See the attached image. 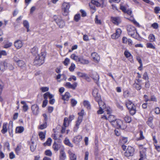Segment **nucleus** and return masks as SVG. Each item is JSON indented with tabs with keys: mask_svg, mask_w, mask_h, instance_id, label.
<instances>
[{
	"mask_svg": "<svg viewBox=\"0 0 160 160\" xmlns=\"http://www.w3.org/2000/svg\"><path fill=\"white\" fill-rule=\"evenodd\" d=\"M127 30L129 35L136 39L137 38L138 33L135 27L131 25H128L127 26Z\"/></svg>",
	"mask_w": 160,
	"mask_h": 160,
	"instance_id": "nucleus-1",
	"label": "nucleus"
},
{
	"mask_svg": "<svg viewBox=\"0 0 160 160\" xmlns=\"http://www.w3.org/2000/svg\"><path fill=\"white\" fill-rule=\"evenodd\" d=\"M45 58V53L42 52L40 54H38L35 57L34 61L35 64L39 65H41L44 63Z\"/></svg>",
	"mask_w": 160,
	"mask_h": 160,
	"instance_id": "nucleus-2",
	"label": "nucleus"
},
{
	"mask_svg": "<svg viewBox=\"0 0 160 160\" xmlns=\"http://www.w3.org/2000/svg\"><path fill=\"white\" fill-rule=\"evenodd\" d=\"M112 125L117 128H120L122 129H124L126 128V126L124 124L123 122L120 119H116L112 122Z\"/></svg>",
	"mask_w": 160,
	"mask_h": 160,
	"instance_id": "nucleus-3",
	"label": "nucleus"
},
{
	"mask_svg": "<svg viewBox=\"0 0 160 160\" xmlns=\"http://www.w3.org/2000/svg\"><path fill=\"white\" fill-rule=\"evenodd\" d=\"M53 19L60 28H62L65 26L64 21L62 19L60 16L54 15L53 17Z\"/></svg>",
	"mask_w": 160,
	"mask_h": 160,
	"instance_id": "nucleus-4",
	"label": "nucleus"
},
{
	"mask_svg": "<svg viewBox=\"0 0 160 160\" xmlns=\"http://www.w3.org/2000/svg\"><path fill=\"white\" fill-rule=\"evenodd\" d=\"M53 96L49 92H47L43 95V97L45 99L42 103V107L43 108L45 107L47 105L48 102V97L49 99H51L53 98Z\"/></svg>",
	"mask_w": 160,
	"mask_h": 160,
	"instance_id": "nucleus-5",
	"label": "nucleus"
},
{
	"mask_svg": "<svg viewBox=\"0 0 160 160\" xmlns=\"http://www.w3.org/2000/svg\"><path fill=\"white\" fill-rule=\"evenodd\" d=\"M134 150L131 146H128L126 152H124V156L126 157L132 156L134 154Z\"/></svg>",
	"mask_w": 160,
	"mask_h": 160,
	"instance_id": "nucleus-6",
	"label": "nucleus"
},
{
	"mask_svg": "<svg viewBox=\"0 0 160 160\" xmlns=\"http://www.w3.org/2000/svg\"><path fill=\"white\" fill-rule=\"evenodd\" d=\"M70 8V5L69 3L64 2L63 3L62 5V9L64 12L65 15H67L69 12V9Z\"/></svg>",
	"mask_w": 160,
	"mask_h": 160,
	"instance_id": "nucleus-7",
	"label": "nucleus"
},
{
	"mask_svg": "<svg viewBox=\"0 0 160 160\" xmlns=\"http://www.w3.org/2000/svg\"><path fill=\"white\" fill-rule=\"evenodd\" d=\"M92 95L94 97L96 101H98L101 99L100 95L98 94V89L95 88L92 92Z\"/></svg>",
	"mask_w": 160,
	"mask_h": 160,
	"instance_id": "nucleus-8",
	"label": "nucleus"
},
{
	"mask_svg": "<svg viewBox=\"0 0 160 160\" xmlns=\"http://www.w3.org/2000/svg\"><path fill=\"white\" fill-rule=\"evenodd\" d=\"M66 158V156L64 152V148L63 147H62L60 151L59 160H65Z\"/></svg>",
	"mask_w": 160,
	"mask_h": 160,
	"instance_id": "nucleus-9",
	"label": "nucleus"
},
{
	"mask_svg": "<svg viewBox=\"0 0 160 160\" xmlns=\"http://www.w3.org/2000/svg\"><path fill=\"white\" fill-rule=\"evenodd\" d=\"M31 109L33 114L35 115H38L39 112V108L37 104H33L32 106Z\"/></svg>",
	"mask_w": 160,
	"mask_h": 160,
	"instance_id": "nucleus-10",
	"label": "nucleus"
},
{
	"mask_svg": "<svg viewBox=\"0 0 160 160\" xmlns=\"http://www.w3.org/2000/svg\"><path fill=\"white\" fill-rule=\"evenodd\" d=\"M17 64L21 69H25L26 68V64L22 60H15Z\"/></svg>",
	"mask_w": 160,
	"mask_h": 160,
	"instance_id": "nucleus-11",
	"label": "nucleus"
},
{
	"mask_svg": "<svg viewBox=\"0 0 160 160\" xmlns=\"http://www.w3.org/2000/svg\"><path fill=\"white\" fill-rule=\"evenodd\" d=\"M146 149L145 148H142L140 151V158L139 160H143L146 158Z\"/></svg>",
	"mask_w": 160,
	"mask_h": 160,
	"instance_id": "nucleus-12",
	"label": "nucleus"
},
{
	"mask_svg": "<svg viewBox=\"0 0 160 160\" xmlns=\"http://www.w3.org/2000/svg\"><path fill=\"white\" fill-rule=\"evenodd\" d=\"M14 45L17 49H19L22 47L23 42L21 40H18L14 42Z\"/></svg>",
	"mask_w": 160,
	"mask_h": 160,
	"instance_id": "nucleus-13",
	"label": "nucleus"
},
{
	"mask_svg": "<svg viewBox=\"0 0 160 160\" xmlns=\"http://www.w3.org/2000/svg\"><path fill=\"white\" fill-rule=\"evenodd\" d=\"M91 77L94 81V82L98 84L99 80V76L96 72H93L91 75Z\"/></svg>",
	"mask_w": 160,
	"mask_h": 160,
	"instance_id": "nucleus-14",
	"label": "nucleus"
},
{
	"mask_svg": "<svg viewBox=\"0 0 160 160\" xmlns=\"http://www.w3.org/2000/svg\"><path fill=\"white\" fill-rule=\"evenodd\" d=\"M82 117H78L77 121H76L75 127L74 128V132H76L77 130L79 128L81 123L82 122Z\"/></svg>",
	"mask_w": 160,
	"mask_h": 160,
	"instance_id": "nucleus-15",
	"label": "nucleus"
},
{
	"mask_svg": "<svg viewBox=\"0 0 160 160\" xmlns=\"http://www.w3.org/2000/svg\"><path fill=\"white\" fill-rule=\"evenodd\" d=\"M104 117L106 119L108 120L110 122H111V124H112V122H114L116 119L115 116L112 115H109L108 118L105 116H104L103 117H102V118H103Z\"/></svg>",
	"mask_w": 160,
	"mask_h": 160,
	"instance_id": "nucleus-16",
	"label": "nucleus"
},
{
	"mask_svg": "<svg viewBox=\"0 0 160 160\" xmlns=\"http://www.w3.org/2000/svg\"><path fill=\"white\" fill-rule=\"evenodd\" d=\"M77 83L75 82L73 84H72L69 82H67L65 86L69 88H72L73 89H75L77 87Z\"/></svg>",
	"mask_w": 160,
	"mask_h": 160,
	"instance_id": "nucleus-17",
	"label": "nucleus"
},
{
	"mask_svg": "<svg viewBox=\"0 0 160 160\" xmlns=\"http://www.w3.org/2000/svg\"><path fill=\"white\" fill-rule=\"evenodd\" d=\"M112 22L115 24L118 25L120 22V18L118 17H111Z\"/></svg>",
	"mask_w": 160,
	"mask_h": 160,
	"instance_id": "nucleus-18",
	"label": "nucleus"
},
{
	"mask_svg": "<svg viewBox=\"0 0 160 160\" xmlns=\"http://www.w3.org/2000/svg\"><path fill=\"white\" fill-rule=\"evenodd\" d=\"M126 107L128 109L135 108L136 106L130 101H128L126 104Z\"/></svg>",
	"mask_w": 160,
	"mask_h": 160,
	"instance_id": "nucleus-19",
	"label": "nucleus"
},
{
	"mask_svg": "<svg viewBox=\"0 0 160 160\" xmlns=\"http://www.w3.org/2000/svg\"><path fill=\"white\" fill-rule=\"evenodd\" d=\"M79 59V62L82 64H87L89 63V61L88 60L85 59L82 56L80 57Z\"/></svg>",
	"mask_w": 160,
	"mask_h": 160,
	"instance_id": "nucleus-20",
	"label": "nucleus"
},
{
	"mask_svg": "<svg viewBox=\"0 0 160 160\" xmlns=\"http://www.w3.org/2000/svg\"><path fill=\"white\" fill-rule=\"evenodd\" d=\"M91 56L95 61L98 62L100 58L96 52H94L92 53L91 54Z\"/></svg>",
	"mask_w": 160,
	"mask_h": 160,
	"instance_id": "nucleus-21",
	"label": "nucleus"
},
{
	"mask_svg": "<svg viewBox=\"0 0 160 160\" xmlns=\"http://www.w3.org/2000/svg\"><path fill=\"white\" fill-rule=\"evenodd\" d=\"M70 160H77V157L75 153H72L71 151H68Z\"/></svg>",
	"mask_w": 160,
	"mask_h": 160,
	"instance_id": "nucleus-22",
	"label": "nucleus"
},
{
	"mask_svg": "<svg viewBox=\"0 0 160 160\" xmlns=\"http://www.w3.org/2000/svg\"><path fill=\"white\" fill-rule=\"evenodd\" d=\"M133 87L138 90H140L142 88L141 86L138 83H137L136 80H135L134 83L133 85Z\"/></svg>",
	"mask_w": 160,
	"mask_h": 160,
	"instance_id": "nucleus-23",
	"label": "nucleus"
},
{
	"mask_svg": "<svg viewBox=\"0 0 160 160\" xmlns=\"http://www.w3.org/2000/svg\"><path fill=\"white\" fill-rule=\"evenodd\" d=\"M70 97V95L69 93L67 92L65 93L64 95L62 96V98L64 100L68 101Z\"/></svg>",
	"mask_w": 160,
	"mask_h": 160,
	"instance_id": "nucleus-24",
	"label": "nucleus"
},
{
	"mask_svg": "<svg viewBox=\"0 0 160 160\" xmlns=\"http://www.w3.org/2000/svg\"><path fill=\"white\" fill-rule=\"evenodd\" d=\"M62 146L60 144H57L56 142H54L53 145L52 147L55 151H57L59 149V148H62Z\"/></svg>",
	"mask_w": 160,
	"mask_h": 160,
	"instance_id": "nucleus-25",
	"label": "nucleus"
},
{
	"mask_svg": "<svg viewBox=\"0 0 160 160\" xmlns=\"http://www.w3.org/2000/svg\"><path fill=\"white\" fill-rule=\"evenodd\" d=\"M23 25L24 27H25L26 28H27V32H29V24L27 20H24L23 22Z\"/></svg>",
	"mask_w": 160,
	"mask_h": 160,
	"instance_id": "nucleus-26",
	"label": "nucleus"
},
{
	"mask_svg": "<svg viewBox=\"0 0 160 160\" xmlns=\"http://www.w3.org/2000/svg\"><path fill=\"white\" fill-rule=\"evenodd\" d=\"M24 130L23 127L20 126L17 127L16 129V132L18 133H21Z\"/></svg>",
	"mask_w": 160,
	"mask_h": 160,
	"instance_id": "nucleus-27",
	"label": "nucleus"
},
{
	"mask_svg": "<svg viewBox=\"0 0 160 160\" xmlns=\"http://www.w3.org/2000/svg\"><path fill=\"white\" fill-rule=\"evenodd\" d=\"M96 101L98 102L99 107H102V108H106V105L105 104L104 102L101 100V98L100 100H99L98 101Z\"/></svg>",
	"mask_w": 160,
	"mask_h": 160,
	"instance_id": "nucleus-28",
	"label": "nucleus"
},
{
	"mask_svg": "<svg viewBox=\"0 0 160 160\" xmlns=\"http://www.w3.org/2000/svg\"><path fill=\"white\" fill-rule=\"evenodd\" d=\"M38 48L36 47H34L31 49V52L33 55H36L38 53Z\"/></svg>",
	"mask_w": 160,
	"mask_h": 160,
	"instance_id": "nucleus-29",
	"label": "nucleus"
},
{
	"mask_svg": "<svg viewBox=\"0 0 160 160\" xmlns=\"http://www.w3.org/2000/svg\"><path fill=\"white\" fill-rule=\"evenodd\" d=\"M64 143L66 145L71 147H72L73 146L72 144L71 143L69 139L67 138H65L64 141Z\"/></svg>",
	"mask_w": 160,
	"mask_h": 160,
	"instance_id": "nucleus-30",
	"label": "nucleus"
},
{
	"mask_svg": "<svg viewBox=\"0 0 160 160\" xmlns=\"http://www.w3.org/2000/svg\"><path fill=\"white\" fill-rule=\"evenodd\" d=\"M83 104L85 107L88 109H90L91 108V105L89 102L86 100L84 101Z\"/></svg>",
	"mask_w": 160,
	"mask_h": 160,
	"instance_id": "nucleus-31",
	"label": "nucleus"
},
{
	"mask_svg": "<svg viewBox=\"0 0 160 160\" xmlns=\"http://www.w3.org/2000/svg\"><path fill=\"white\" fill-rule=\"evenodd\" d=\"M7 124L6 123H4L3 125L2 129L1 130L3 134H5L7 131Z\"/></svg>",
	"mask_w": 160,
	"mask_h": 160,
	"instance_id": "nucleus-32",
	"label": "nucleus"
},
{
	"mask_svg": "<svg viewBox=\"0 0 160 160\" xmlns=\"http://www.w3.org/2000/svg\"><path fill=\"white\" fill-rule=\"evenodd\" d=\"M43 123L41 124L39 126V129L41 130L46 128L47 127V122H43Z\"/></svg>",
	"mask_w": 160,
	"mask_h": 160,
	"instance_id": "nucleus-33",
	"label": "nucleus"
},
{
	"mask_svg": "<svg viewBox=\"0 0 160 160\" xmlns=\"http://www.w3.org/2000/svg\"><path fill=\"white\" fill-rule=\"evenodd\" d=\"M129 110L130 113L132 115H133L136 112V107Z\"/></svg>",
	"mask_w": 160,
	"mask_h": 160,
	"instance_id": "nucleus-34",
	"label": "nucleus"
},
{
	"mask_svg": "<svg viewBox=\"0 0 160 160\" xmlns=\"http://www.w3.org/2000/svg\"><path fill=\"white\" fill-rule=\"evenodd\" d=\"M148 38L151 42H153L155 40V36L153 34H150Z\"/></svg>",
	"mask_w": 160,
	"mask_h": 160,
	"instance_id": "nucleus-35",
	"label": "nucleus"
},
{
	"mask_svg": "<svg viewBox=\"0 0 160 160\" xmlns=\"http://www.w3.org/2000/svg\"><path fill=\"white\" fill-rule=\"evenodd\" d=\"M52 142V139L50 138H49L46 142L44 143V145L45 146L48 145L49 146L51 144V142Z\"/></svg>",
	"mask_w": 160,
	"mask_h": 160,
	"instance_id": "nucleus-36",
	"label": "nucleus"
},
{
	"mask_svg": "<svg viewBox=\"0 0 160 160\" xmlns=\"http://www.w3.org/2000/svg\"><path fill=\"white\" fill-rule=\"evenodd\" d=\"M91 2L92 4H93L94 5H95L97 7H99L101 5V3L98 2V1H95L94 0H92L91 1Z\"/></svg>",
	"mask_w": 160,
	"mask_h": 160,
	"instance_id": "nucleus-37",
	"label": "nucleus"
},
{
	"mask_svg": "<svg viewBox=\"0 0 160 160\" xmlns=\"http://www.w3.org/2000/svg\"><path fill=\"white\" fill-rule=\"evenodd\" d=\"M81 18L80 15L79 14H77L74 17V20L76 22H78Z\"/></svg>",
	"mask_w": 160,
	"mask_h": 160,
	"instance_id": "nucleus-38",
	"label": "nucleus"
},
{
	"mask_svg": "<svg viewBox=\"0 0 160 160\" xmlns=\"http://www.w3.org/2000/svg\"><path fill=\"white\" fill-rule=\"evenodd\" d=\"M45 154L46 155L49 157H51L52 155V153L50 150H46L45 152Z\"/></svg>",
	"mask_w": 160,
	"mask_h": 160,
	"instance_id": "nucleus-39",
	"label": "nucleus"
},
{
	"mask_svg": "<svg viewBox=\"0 0 160 160\" xmlns=\"http://www.w3.org/2000/svg\"><path fill=\"white\" fill-rule=\"evenodd\" d=\"M142 78L145 80H148V77L147 72H145L143 74Z\"/></svg>",
	"mask_w": 160,
	"mask_h": 160,
	"instance_id": "nucleus-40",
	"label": "nucleus"
},
{
	"mask_svg": "<svg viewBox=\"0 0 160 160\" xmlns=\"http://www.w3.org/2000/svg\"><path fill=\"white\" fill-rule=\"evenodd\" d=\"M147 47L148 48L155 49V47L151 43H148L147 44Z\"/></svg>",
	"mask_w": 160,
	"mask_h": 160,
	"instance_id": "nucleus-41",
	"label": "nucleus"
},
{
	"mask_svg": "<svg viewBox=\"0 0 160 160\" xmlns=\"http://www.w3.org/2000/svg\"><path fill=\"white\" fill-rule=\"evenodd\" d=\"M21 149V146H17L16 148L15 149V151L17 155H18L20 153V151Z\"/></svg>",
	"mask_w": 160,
	"mask_h": 160,
	"instance_id": "nucleus-42",
	"label": "nucleus"
},
{
	"mask_svg": "<svg viewBox=\"0 0 160 160\" xmlns=\"http://www.w3.org/2000/svg\"><path fill=\"white\" fill-rule=\"evenodd\" d=\"M124 119L125 122L128 123H129L131 121V118L128 115H126L124 118Z\"/></svg>",
	"mask_w": 160,
	"mask_h": 160,
	"instance_id": "nucleus-43",
	"label": "nucleus"
},
{
	"mask_svg": "<svg viewBox=\"0 0 160 160\" xmlns=\"http://www.w3.org/2000/svg\"><path fill=\"white\" fill-rule=\"evenodd\" d=\"M82 139V137L81 136H78L75 137L73 138V141H76L77 142L80 141Z\"/></svg>",
	"mask_w": 160,
	"mask_h": 160,
	"instance_id": "nucleus-44",
	"label": "nucleus"
},
{
	"mask_svg": "<svg viewBox=\"0 0 160 160\" xmlns=\"http://www.w3.org/2000/svg\"><path fill=\"white\" fill-rule=\"evenodd\" d=\"M71 105L72 107L75 106L77 104V101L74 99H72L71 100Z\"/></svg>",
	"mask_w": 160,
	"mask_h": 160,
	"instance_id": "nucleus-45",
	"label": "nucleus"
},
{
	"mask_svg": "<svg viewBox=\"0 0 160 160\" xmlns=\"http://www.w3.org/2000/svg\"><path fill=\"white\" fill-rule=\"evenodd\" d=\"M75 68V65L73 63H72L71 66L69 68V69L71 72H73Z\"/></svg>",
	"mask_w": 160,
	"mask_h": 160,
	"instance_id": "nucleus-46",
	"label": "nucleus"
},
{
	"mask_svg": "<svg viewBox=\"0 0 160 160\" xmlns=\"http://www.w3.org/2000/svg\"><path fill=\"white\" fill-rule=\"evenodd\" d=\"M40 90L42 92H47L49 90V88L47 87H42L40 88Z\"/></svg>",
	"mask_w": 160,
	"mask_h": 160,
	"instance_id": "nucleus-47",
	"label": "nucleus"
},
{
	"mask_svg": "<svg viewBox=\"0 0 160 160\" xmlns=\"http://www.w3.org/2000/svg\"><path fill=\"white\" fill-rule=\"evenodd\" d=\"M39 135L41 140H42L45 138V134L43 132H40L39 133Z\"/></svg>",
	"mask_w": 160,
	"mask_h": 160,
	"instance_id": "nucleus-48",
	"label": "nucleus"
},
{
	"mask_svg": "<svg viewBox=\"0 0 160 160\" xmlns=\"http://www.w3.org/2000/svg\"><path fill=\"white\" fill-rule=\"evenodd\" d=\"M122 31L119 29H118L116 31L115 33L117 35V37H119L120 36V35Z\"/></svg>",
	"mask_w": 160,
	"mask_h": 160,
	"instance_id": "nucleus-49",
	"label": "nucleus"
},
{
	"mask_svg": "<svg viewBox=\"0 0 160 160\" xmlns=\"http://www.w3.org/2000/svg\"><path fill=\"white\" fill-rule=\"evenodd\" d=\"M95 21V23L97 24H101V21L100 20L98 19L97 15L96 16Z\"/></svg>",
	"mask_w": 160,
	"mask_h": 160,
	"instance_id": "nucleus-50",
	"label": "nucleus"
},
{
	"mask_svg": "<svg viewBox=\"0 0 160 160\" xmlns=\"http://www.w3.org/2000/svg\"><path fill=\"white\" fill-rule=\"evenodd\" d=\"M70 61V59L68 58H66L63 62V63L65 66H67Z\"/></svg>",
	"mask_w": 160,
	"mask_h": 160,
	"instance_id": "nucleus-51",
	"label": "nucleus"
},
{
	"mask_svg": "<svg viewBox=\"0 0 160 160\" xmlns=\"http://www.w3.org/2000/svg\"><path fill=\"white\" fill-rule=\"evenodd\" d=\"M12 45V43L10 42H8L7 43L5 44L4 48H8L11 47Z\"/></svg>",
	"mask_w": 160,
	"mask_h": 160,
	"instance_id": "nucleus-52",
	"label": "nucleus"
},
{
	"mask_svg": "<svg viewBox=\"0 0 160 160\" xmlns=\"http://www.w3.org/2000/svg\"><path fill=\"white\" fill-rule=\"evenodd\" d=\"M124 54L125 57L127 58H128L131 56V53L127 51H125Z\"/></svg>",
	"mask_w": 160,
	"mask_h": 160,
	"instance_id": "nucleus-53",
	"label": "nucleus"
},
{
	"mask_svg": "<svg viewBox=\"0 0 160 160\" xmlns=\"http://www.w3.org/2000/svg\"><path fill=\"white\" fill-rule=\"evenodd\" d=\"M30 148L32 152H34L36 148V145L35 144H30Z\"/></svg>",
	"mask_w": 160,
	"mask_h": 160,
	"instance_id": "nucleus-54",
	"label": "nucleus"
},
{
	"mask_svg": "<svg viewBox=\"0 0 160 160\" xmlns=\"http://www.w3.org/2000/svg\"><path fill=\"white\" fill-rule=\"evenodd\" d=\"M99 109L97 113L98 114H102L103 112V109H104L105 108H102V107H99Z\"/></svg>",
	"mask_w": 160,
	"mask_h": 160,
	"instance_id": "nucleus-55",
	"label": "nucleus"
},
{
	"mask_svg": "<svg viewBox=\"0 0 160 160\" xmlns=\"http://www.w3.org/2000/svg\"><path fill=\"white\" fill-rule=\"evenodd\" d=\"M151 26L154 29H157L158 27V25L157 23L154 22L152 24Z\"/></svg>",
	"mask_w": 160,
	"mask_h": 160,
	"instance_id": "nucleus-56",
	"label": "nucleus"
},
{
	"mask_svg": "<svg viewBox=\"0 0 160 160\" xmlns=\"http://www.w3.org/2000/svg\"><path fill=\"white\" fill-rule=\"evenodd\" d=\"M101 3V5L102 7H104L106 6L107 5V2L104 0H102Z\"/></svg>",
	"mask_w": 160,
	"mask_h": 160,
	"instance_id": "nucleus-57",
	"label": "nucleus"
},
{
	"mask_svg": "<svg viewBox=\"0 0 160 160\" xmlns=\"http://www.w3.org/2000/svg\"><path fill=\"white\" fill-rule=\"evenodd\" d=\"M150 86V85L149 83V81L148 80L145 82V87L146 88H149Z\"/></svg>",
	"mask_w": 160,
	"mask_h": 160,
	"instance_id": "nucleus-58",
	"label": "nucleus"
},
{
	"mask_svg": "<svg viewBox=\"0 0 160 160\" xmlns=\"http://www.w3.org/2000/svg\"><path fill=\"white\" fill-rule=\"evenodd\" d=\"M77 74L78 75L79 77H83L85 76L86 74L81 72H78L77 73Z\"/></svg>",
	"mask_w": 160,
	"mask_h": 160,
	"instance_id": "nucleus-59",
	"label": "nucleus"
},
{
	"mask_svg": "<svg viewBox=\"0 0 160 160\" xmlns=\"http://www.w3.org/2000/svg\"><path fill=\"white\" fill-rule=\"evenodd\" d=\"M160 11V8L159 7H156L154 8V11L156 13H159V11Z\"/></svg>",
	"mask_w": 160,
	"mask_h": 160,
	"instance_id": "nucleus-60",
	"label": "nucleus"
},
{
	"mask_svg": "<svg viewBox=\"0 0 160 160\" xmlns=\"http://www.w3.org/2000/svg\"><path fill=\"white\" fill-rule=\"evenodd\" d=\"M22 108L24 112H26L28 109V107L27 105H24L23 106Z\"/></svg>",
	"mask_w": 160,
	"mask_h": 160,
	"instance_id": "nucleus-61",
	"label": "nucleus"
},
{
	"mask_svg": "<svg viewBox=\"0 0 160 160\" xmlns=\"http://www.w3.org/2000/svg\"><path fill=\"white\" fill-rule=\"evenodd\" d=\"M9 158L11 159H12L15 158V155L13 152H12L10 153Z\"/></svg>",
	"mask_w": 160,
	"mask_h": 160,
	"instance_id": "nucleus-62",
	"label": "nucleus"
},
{
	"mask_svg": "<svg viewBox=\"0 0 160 160\" xmlns=\"http://www.w3.org/2000/svg\"><path fill=\"white\" fill-rule=\"evenodd\" d=\"M83 40L85 41H88L89 40L88 36L86 34L83 35Z\"/></svg>",
	"mask_w": 160,
	"mask_h": 160,
	"instance_id": "nucleus-63",
	"label": "nucleus"
},
{
	"mask_svg": "<svg viewBox=\"0 0 160 160\" xmlns=\"http://www.w3.org/2000/svg\"><path fill=\"white\" fill-rule=\"evenodd\" d=\"M154 111L157 114H159L160 113V109L159 108L157 107L155 109Z\"/></svg>",
	"mask_w": 160,
	"mask_h": 160,
	"instance_id": "nucleus-64",
	"label": "nucleus"
}]
</instances>
